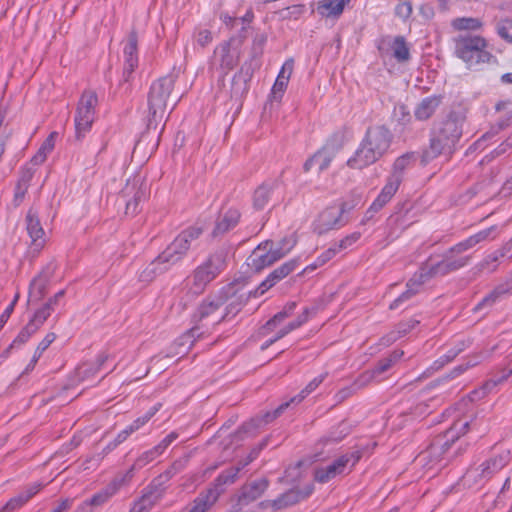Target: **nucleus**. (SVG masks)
Returning a JSON list of instances; mask_svg holds the SVG:
<instances>
[{"mask_svg": "<svg viewBox=\"0 0 512 512\" xmlns=\"http://www.w3.org/2000/svg\"><path fill=\"white\" fill-rule=\"evenodd\" d=\"M239 218L240 213L237 209L230 208L226 210L219 216L213 230V235L218 236L234 228L237 225Z\"/></svg>", "mask_w": 512, "mask_h": 512, "instance_id": "20", "label": "nucleus"}, {"mask_svg": "<svg viewBox=\"0 0 512 512\" xmlns=\"http://www.w3.org/2000/svg\"><path fill=\"white\" fill-rule=\"evenodd\" d=\"M30 180V175L27 177H23L17 184L15 193H14V204L18 206L23 201L25 194L27 192L28 182Z\"/></svg>", "mask_w": 512, "mask_h": 512, "instance_id": "42", "label": "nucleus"}, {"mask_svg": "<svg viewBox=\"0 0 512 512\" xmlns=\"http://www.w3.org/2000/svg\"><path fill=\"white\" fill-rule=\"evenodd\" d=\"M393 57L398 62H406L410 58L409 47L403 37H396L390 44Z\"/></svg>", "mask_w": 512, "mask_h": 512, "instance_id": "33", "label": "nucleus"}, {"mask_svg": "<svg viewBox=\"0 0 512 512\" xmlns=\"http://www.w3.org/2000/svg\"><path fill=\"white\" fill-rule=\"evenodd\" d=\"M346 212L345 204H334L324 209L314 222V230L318 234L326 233L332 229L342 227L346 221L343 214Z\"/></svg>", "mask_w": 512, "mask_h": 512, "instance_id": "12", "label": "nucleus"}, {"mask_svg": "<svg viewBox=\"0 0 512 512\" xmlns=\"http://www.w3.org/2000/svg\"><path fill=\"white\" fill-rule=\"evenodd\" d=\"M361 237V234L359 232H354L348 236H346L344 239H342L339 244L336 246L337 250H343L350 248L353 244H355Z\"/></svg>", "mask_w": 512, "mask_h": 512, "instance_id": "51", "label": "nucleus"}, {"mask_svg": "<svg viewBox=\"0 0 512 512\" xmlns=\"http://www.w3.org/2000/svg\"><path fill=\"white\" fill-rule=\"evenodd\" d=\"M301 499L300 494L295 490H289L273 501L261 502L262 507H271L274 510L282 509L297 503Z\"/></svg>", "mask_w": 512, "mask_h": 512, "instance_id": "26", "label": "nucleus"}, {"mask_svg": "<svg viewBox=\"0 0 512 512\" xmlns=\"http://www.w3.org/2000/svg\"><path fill=\"white\" fill-rule=\"evenodd\" d=\"M401 183V177L398 174H391L380 194L370 206V211L377 212L382 209L395 195Z\"/></svg>", "mask_w": 512, "mask_h": 512, "instance_id": "17", "label": "nucleus"}, {"mask_svg": "<svg viewBox=\"0 0 512 512\" xmlns=\"http://www.w3.org/2000/svg\"><path fill=\"white\" fill-rule=\"evenodd\" d=\"M326 374H321L317 377H315L313 380H311L308 385L295 397H293L290 402H285L281 404L277 409H275L273 412H267L263 419L261 420H252L251 423L247 424L245 426V429H249L250 425H253L255 427H258L261 422L268 423L278 417L284 409H286L290 403H300L302 400H304L310 393H312L325 379Z\"/></svg>", "mask_w": 512, "mask_h": 512, "instance_id": "15", "label": "nucleus"}, {"mask_svg": "<svg viewBox=\"0 0 512 512\" xmlns=\"http://www.w3.org/2000/svg\"><path fill=\"white\" fill-rule=\"evenodd\" d=\"M295 307V303L287 306L283 311L277 313L272 319H270L265 326L262 328V334L267 335L271 332H275V334L269 338L263 345L262 349H266L270 345H272L277 340L283 338L285 335L290 333L291 331L297 329L301 325H303L309 318L310 309L305 308L303 313L297 317V319L289 324L279 328L278 326L292 313Z\"/></svg>", "mask_w": 512, "mask_h": 512, "instance_id": "7", "label": "nucleus"}, {"mask_svg": "<svg viewBox=\"0 0 512 512\" xmlns=\"http://www.w3.org/2000/svg\"><path fill=\"white\" fill-rule=\"evenodd\" d=\"M99 365L95 363H83L77 367L75 375L79 382L89 380L98 371Z\"/></svg>", "mask_w": 512, "mask_h": 512, "instance_id": "38", "label": "nucleus"}, {"mask_svg": "<svg viewBox=\"0 0 512 512\" xmlns=\"http://www.w3.org/2000/svg\"><path fill=\"white\" fill-rule=\"evenodd\" d=\"M350 0H319L317 3V13L326 18H337L344 10L345 5Z\"/></svg>", "mask_w": 512, "mask_h": 512, "instance_id": "19", "label": "nucleus"}, {"mask_svg": "<svg viewBox=\"0 0 512 512\" xmlns=\"http://www.w3.org/2000/svg\"><path fill=\"white\" fill-rule=\"evenodd\" d=\"M275 284H276V282L268 275V277L254 291V297L263 295L266 291H268Z\"/></svg>", "mask_w": 512, "mask_h": 512, "instance_id": "54", "label": "nucleus"}, {"mask_svg": "<svg viewBox=\"0 0 512 512\" xmlns=\"http://www.w3.org/2000/svg\"><path fill=\"white\" fill-rule=\"evenodd\" d=\"M41 483H33L17 496L10 499L6 505V509L15 510L23 506L30 498L36 495L42 488Z\"/></svg>", "mask_w": 512, "mask_h": 512, "instance_id": "25", "label": "nucleus"}, {"mask_svg": "<svg viewBox=\"0 0 512 512\" xmlns=\"http://www.w3.org/2000/svg\"><path fill=\"white\" fill-rule=\"evenodd\" d=\"M359 456L355 453L345 454L332 463L324 467H319L315 470V479L318 482L325 483L335 478L338 475L344 474L349 471L358 461Z\"/></svg>", "mask_w": 512, "mask_h": 512, "instance_id": "13", "label": "nucleus"}, {"mask_svg": "<svg viewBox=\"0 0 512 512\" xmlns=\"http://www.w3.org/2000/svg\"><path fill=\"white\" fill-rule=\"evenodd\" d=\"M297 266V260H290L271 272L269 276L277 283L294 271Z\"/></svg>", "mask_w": 512, "mask_h": 512, "instance_id": "39", "label": "nucleus"}, {"mask_svg": "<svg viewBox=\"0 0 512 512\" xmlns=\"http://www.w3.org/2000/svg\"><path fill=\"white\" fill-rule=\"evenodd\" d=\"M288 82L289 81L285 80V77H283V76L277 77V79L272 87V97L275 100L281 99L284 91L286 90Z\"/></svg>", "mask_w": 512, "mask_h": 512, "instance_id": "47", "label": "nucleus"}, {"mask_svg": "<svg viewBox=\"0 0 512 512\" xmlns=\"http://www.w3.org/2000/svg\"><path fill=\"white\" fill-rule=\"evenodd\" d=\"M225 299L222 296H216L213 299L204 301L198 308V315L201 320L212 316L223 305Z\"/></svg>", "mask_w": 512, "mask_h": 512, "instance_id": "32", "label": "nucleus"}, {"mask_svg": "<svg viewBox=\"0 0 512 512\" xmlns=\"http://www.w3.org/2000/svg\"><path fill=\"white\" fill-rule=\"evenodd\" d=\"M253 458L254 457L251 456L245 462L239 464L238 466L231 467V468L227 469L226 471H224L223 473H221L217 478V485L215 488H217L221 492V490L219 489V486L233 483L235 481L239 471L243 467L248 465L253 460Z\"/></svg>", "mask_w": 512, "mask_h": 512, "instance_id": "37", "label": "nucleus"}, {"mask_svg": "<svg viewBox=\"0 0 512 512\" xmlns=\"http://www.w3.org/2000/svg\"><path fill=\"white\" fill-rule=\"evenodd\" d=\"M337 252L338 250L336 247L329 248L328 250L323 252L316 260L319 265H324L326 262L331 260L336 255Z\"/></svg>", "mask_w": 512, "mask_h": 512, "instance_id": "58", "label": "nucleus"}, {"mask_svg": "<svg viewBox=\"0 0 512 512\" xmlns=\"http://www.w3.org/2000/svg\"><path fill=\"white\" fill-rule=\"evenodd\" d=\"M454 53L467 64L474 67L490 61L491 54L487 50V41L478 35L460 34L453 39Z\"/></svg>", "mask_w": 512, "mask_h": 512, "instance_id": "5", "label": "nucleus"}, {"mask_svg": "<svg viewBox=\"0 0 512 512\" xmlns=\"http://www.w3.org/2000/svg\"><path fill=\"white\" fill-rule=\"evenodd\" d=\"M220 491L217 488L209 489L205 495L199 496L187 512H207L217 501Z\"/></svg>", "mask_w": 512, "mask_h": 512, "instance_id": "24", "label": "nucleus"}, {"mask_svg": "<svg viewBox=\"0 0 512 512\" xmlns=\"http://www.w3.org/2000/svg\"><path fill=\"white\" fill-rule=\"evenodd\" d=\"M341 147L342 140L339 137L329 139L322 149L305 162L304 170L309 171L313 166H318L319 171L325 170Z\"/></svg>", "mask_w": 512, "mask_h": 512, "instance_id": "14", "label": "nucleus"}, {"mask_svg": "<svg viewBox=\"0 0 512 512\" xmlns=\"http://www.w3.org/2000/svg\"><path fill=\"white\" fill-rule=\"evenodd\" d=\"M202 233L199 226H191L183 230L167 246V248L152 261L141 273L143 281H151L156 275L167 271L172 265L178 263L190 249L192 243L198 239Z\"/></svg>", "mask_w": 512, "mask_h": 512, "instance_id": "2", "label": "nucleus"}, {"mask_svg": "<svg viewBox=\"0 0 512 512\" xmlns=\"http://www.w3.org/2000/svg\"><path fill=\"white\" fill-rule=\"evenodd\" d=\"M194 333H195V330H191L190 332H188L187 334H185L179 338L180 346H183V347L185 345H188V346L185 349L178 351L177 352L178 354L185 353L191 347V345L193 344Z\"/></svg>", "mask_w": 512, "mask_h": 512, "instance_id": "56", "label": "nucleus"}, {"mask_svg": "<svg viewBox=\"0 0 512 512\" xmlns=\"http://www.w3.org/2000/svg\"><path fill=\"white\" fill-rule=\"evenodd\" d=\"M501 260H503V254L496 250L488 254L475 268L479 272L491 273L497 269Z\"/></svg>", "mask_w": 512, "mask_h": 512, "instance_id": "35", "label": "nucleus"}, {"mask_svg": "<svg viewBox=\"0 0 512 512\" xmlns=\"http://www.w3.org/2000/svg\"><path fill=\"white\" fill-rule=\"evenodd\" d=\"M301 499L300 494L295 490H289L273 501L261 502L262 507H271L274 510L282 509L297 503Z\"/></svg>", "mask_w": 512, "mask_h": 512, "instance_id": "27", "label": "nucleus"}, {"mask_svg": "<svg viewBox=\"0 0 512 512\" xmlns=\"http://www.w3.org/2000/svg\"><path fill=\"white\" fill-rule=\"evenodd\" d=\"M495 108H496V110L498 112L507 111V112L511 113V116L509 117V119H511V117H512V103L509 100L499 101L496 104Z\"/></svg>", "mask_w": 512, "mask_h": 512, "instance_id": "63", "label": "nucleus"}, {"mask_svg": "<svg viewBox=\"0 0 512 512\" xmlns=\"http://www.w3.org/2000/svg\"><path fill=\"white\" fill-rule=\"evenodd\" d=\"M394 114L397 117L401 116L399 120L402 121L403 123L410 117V113L404 105L396 106L394 109Z\"/></svg>", "mask_w": 512, "mask_h": 512, "instance_id": "60", "label": "nucleus"}, {"mask_svg": "<svg viewBox=\"0 0 512 512\" xmlns=\"http://www.w3.org/2000/svg\"><path fill=\"white\" fill-rule=\"evenodd\" d=\"M470 425L469 422L465 421V422H458L456 423L449 431L446 432L445 434V438H446V441L444 443H442V440L441 439H438L436 442H434L430 448V453H436L440 448H445V449H448L449 448V445H448V441L451 440V441H454L455 440V437H456V431H458L459 429H465L467 428L468 426Z\"/></svg>", "mask_w": 512, "mask_h": 512, "instance_id": "34", "label": "nucleus"}, {"mask_svg": "<svg viewBox=\"0 0 512 512\" xmlns=\"http://www.w3.org/2000/svg\"><path fill=\"white\" fill-rule=\"evenodd\" d=\"M224 266L221 254L210 256L207 261L198 266L193 274L186 279V286L192 294H200L205 287L216 278Z\"/></svg>", "mask_w": 512, "mask_h": 512, "instance_id": "9", "label": "nucleus"}, {"mask_svg": "<svg viewBox=\"0 0 512 512\" xmlns=\"http://www.w3.org/2000/svg\"><path fill=\"white\" fill-rule=\"evenodd\" d=\"M495 227L479 231L478 233L468 237L464 241L451 247L441 261L434 262L430 260L420 270L413 275V277L407 283V290L398 297L391 305L390 308L394 309L398 307L400 302L409 299L412 295L416 294L420 286L435 276H443L450 272L456 271L466 266L470 260V256H462L464 252L473 248L476 244L488 239L490 235L495 231Z\"/></svg>", "mask_w": 512, "mask_h": 512, "instance_id": "1", "label": "nucleus"}, {"mask_svg": "<svg viewBox=\"0 0 512 512\" xmlns=\"http://www.w3.org/2000/svg\"><path fill=\"white\" fill-rule=\"evenodd\" d=\"M242 306H243V301L240 298L233 299L226 307L225 314L220 317H215V321H220L221 319H223L225 317L235 316L241 310Z\"/></svg>", "mask_w": 512, "mask_h": 512, "instance_id": "44", "label": "nucleus"}, {"mask_svg": "<svg viewBox=\"0 0 512 512\" xmlns=\"http://www.w3.org/2000/svg\"><path fill=\"white\" fill-rule=\"evenodd\" d=\"M418 323L419 322L414 319H411L404 323H400L398 326L397 335H394V333H392L391 340L395 341L397 338L404 336L409 331H411Z\"/></svg>", "mask_w": 512, "mask_h": 512, "instance_id": "50", "label": "nucleus"}, {"mask_svg": "<svg viewBox=\"0 0 512 512\" xmlns=\"http://www.w3.org/2000/svg\"><path fill=\"white\" fill-rule=\"evenodd\" d=\"M135 185H138V190L134 194V201L137 205L139 202H141L142 200L147 198L148 193H149V187H148V184L146 183V181H144L142 179H138L135 182Z\"/></svg>", "mask_w": 512, "mask_h": 512, "instance_id": "49", "label": "nucleus"}, {"mask_svg": "<svg viewBox=\"0 0 512 512\" xmlns=\"http://www.w3.org/2000/svg\"><path fill=\"white\" fill-rule=\"evenodd\" d=\"M411 155H403L397 158L393 165V172L391 174H398L402 178V172L410 165Z\"/></svg>", "mask_w": 512, "mask_h": 512, "instance_id": "45", "label": "nucleus"}, {"mask_svg": "<svg viewBox=\"0 0 512 512\" xmlns=\"http://www.w3.org/2000/svg\"><path fill=\"white\" fill-rule=\"evenodd\" d=\"M176 438V433H170L167 435L163 441L155 448V451H151L148 454L149 460H152L156 455H160Z\"/></svg>", "mask_w": 512, "mask_h": 512, "instance_id": "46", "label": "nucleus"}, {"mask_svg": "<svg viewBox=\"0 0 512 512\" xmlns=\"http://www.w3.org/2000/svg\"><path fill=\"white\" fill-rule=\"evenodd\" d=\"M511 293V289L508 285H500L496 287L489 295L484 297L482 301L477 304L475 310H480L484 307H490L494 303L500 301L504 296Z\"/></svg>", "mask_w": 512, "mask_h": 512, "instance_id": "30", "label": "nucleus"}, {"mask_svg": "<svg viewBox=\"0 0 512 512\" xmlns=\"http://www.w3.org/2000/svg\"><path fill=\"white\" fill-rule=\"evenodd\" d=\"M511 147H512V135H511V136H509V137L505 140V142H503L502 144H500V145H499V147H498V148H496V149L494 150V152H493V153H494L496 156H499V155L504 154V153L507 151V149H508V148H511Z\"/></svg>", "mask_w": 512, "mask_h": 512, "instance_id": "61", "label": "nucleus"}, {"mask_svg": "<svg viewBox=\"0 0 512 512\" xmlns=\"http://www.w3.org/2000/svg\"><path fill=\"white\" fill-rule=\"evenodd\" d=\"M37 331L35 326L28 323L17 335L13 343L9 346L6 351V355L9 353V350L16 344H24L29 340V338Z\"/></svg>", "mask_w": 512, "mask_h": 512, "instance_id": "41", "label": "nucleus"}, {"mask_svg": "<svg viewBox=\"0 0 512 512\" xmlns=\"http://www.w3.org/2000/svg\"><path fill=\"white\" fill-rule=\"evenodd\" d=\"M293 68H294L293 59L286 60L277 77L283 76V77H285V80L289 81L291 74L293 72Z\"/></svg>", "mask_w": 512, "mask_h": 512, "instance_id": "55", "label": "nucleus"}, {"mask_svg": "<svg viewBox=\"0 0 512 512\" xmlns=\"http://www.w3.org/2000/svg\"><path fill=\"white\" fill-rule=\"evenodd\" d=\"M507 463L505 456H499L497 458H493L483 464L479 468L470 469L465 474L464 478L468 482L472 479H475L477 476L488 477L493 473L502 469Z\"/></svg>", "mask_w": 512, "mask_h": 512, "instance_id": "18", "label": "nucleus"}, {"mask_svg": "<svg viewBox=\"0 0 512 512\" xmlns=\"http://www.w3.org/2000/svg\"><path fill=\"white\" fill-rule=\"evenodd\" d=\"M268 487V482L265 479L254 481L243 487L240 501L243 504H248L259 498Z\"/></svg>", "mask_w": 512, "mask_h": 512, "instance_id": "22", "label": "nucleus"}, {"mask_svg": "<svg viewBox=\"0 0 512 512\" xmlns=\"http://www.w3.org/2000/svg\"><path fill=\"white\" fill-rule=\"evenodd\" d=\"M295 243V239L289 237L282 239L278 243L265 241L259 244L250 257L252 266L257 270H261L272 265L285 257L293 249Z\"/></svg>", "mask_w": 512, "mask_h": 512, "instance_id": "6", "label": "nucleus"}, {"mask_svg": "<svg viewBox=\"0 0 512 512\" xmlns=\"http://www.w3.org/2000/svg\"><path fill=\"white\" fill-rule=\"evenodd\" d=\"M481 26V21L473 17L455 18L451 21V27L455 31H475L480 29Z\"/></svg>", "mask_w": 512, "mask_h": 512, "instance_id": "36", "label": "nucleus"}, {"mask_svg": "<svg viewBox=\"0 0 512 512\" xmlns=\"http://www.w3.org/2000/svg\"><path fill=\"white\" fill-rule=\"evenodd\" d=\"M26 229L31 239V248L35 252H39L45 246L46 238L38 215L33 210H29L27 213Z\"/></svg>", "mask_w": 512, "mask_h": 512, "instance_id": "16", "label": "nucleus"}, {"mask_svg": "<svg viewBox=\"0 0 512 512\" xmlns=\"http://www.w3.org/2000/svg\"><path fill=\"white\" fill-rule=\"evenodd\" d=\"M498 34L508 40L509 42H512V20H509V19H505V20H502L499 24H498Z\"/></svg>", "mask_w": 512, "mask_h": 512, "instance_id": "48", "label": "nucleus"}, {"mask_svg": "<svg viewBox=\"0 0 512 512\" xmlns=\"http://www.w3.org/2000/svg\"><path fill=\"white\" fill-rule=\"evenodd\" d=\"M504 127V123L501 122L499 123L497 126H493L490 131H488L487 133H485L481 139H479L477 142H476V146L477 148H484V143L493 138L498 132L499 130H501L502 128Z\"/></svg>", "mask_w": 512, "mask_h": 512, "instance_id": "52", "label": "nucleus"}, {"mask_svg": "<svg viewBox=\"0 0 512 512\" xmlns=\"http://www.w3.org/2000/svg\"><path fill=\"white\" fill-rule=\"evenodd\" d=\"M64 296V291L61 290L58 293L55 294L53 298H51L46 305L38 310L33 318L30 320V324L35 326V328L38 330L40 326L47 320V318L50 316L51 312L54 310V306L61 300Z\"/></svg>", "mask_w": 512, "mask_h": 512, "instance_id": "23", "label": "nucleus"}, {"mask_svg": "<svg viewBox=\"0 0 512 512\" xmlns=\"http://www.w3.org/2000/svg\"><path fill=\"white\" fill-rule=\"evenodd\" d=\"M239 61V51L236 47H232L230 43H222L214 50L211 59L210 68L225 76L231 71Z\"/></svg>", "mask_w": 512, "mask_h": 512, "instance_id": "11", "label": "nucleus"}, {"mask_svg": "<svg viewBox=\"0 0 512 512\" xmlns=\"http://www.w3.org/2000/svg\"><path fill=\"white\" fill-rule=\"evenodd\" d=\"M440 100L438 97L431 96L423 99L415 109V116L419 120H426L436 111Z\"/></svg>", "mask_w": 512, "mask_h": 512, "instance_id": "28", "label": "nucleus"}, {"mask_svg": "<svg viewBox=\"0 0 512 512\" xmlns=\"http://www.w3.org/2000/svg\"><path fill=\"white\" fill-rule=\"evenodd\" d=\"M396 11L398 15L405 18L411 14L412 8L409 3H402L397 6Z\"/></svg>", "mask_w": 512, "mask_h": 512, "instance_id": "62", "label": "nucleus"}, {"mask_svg": "<svg viewBox=\"0 0 512 512\" xmlns=\"http://www.w3.org/2000/svg\"><path fill=\"white\" fill-rule=\"evenodd\" d=\"M503 254V259H509L512 257V240L503 245V247L497 250Z\"/></svg>", "mask_w": 512, "mask_h": 512, "instance_id": "64", "label": "nucleus"}, {"mask_svg": "<svg viewBox=\"0 0 512 512\" xmlns=\"http://www.w3.org/2000/svg\"><path fill=\"white\" fill-rule=\"evenodd\" d=\"M52 271L53 268L49 266L32 280L29 289L30 302H36L41 299V297L44 294L46 284L52 274Z\"/></svg>", "mask_w": 512, "mask_h": 512, "instance_id": "21", "label": "nucleus"}, {"mask_svg": "<svg viewBox=\"0 0 512 512\" xmlns=\"http://www.w3.org/2000/svg\"><path fill=\"white\" fill-rule=\"evenodd\" d=\"M97 105V94L92 90L84 91L78 102L74 117L76 136L78 138L83 137L90 131L96 119Z\"/></svg>", "mask_w": 512, "mask_h": 512, "instance_id": "10", "label": "nucleus"}, {"mask_svg": "<svg viewBox=\"0 0 512 512\" xmlns=\"http://www.w3.org/2000/svg\"><path fill=\"white\" fill-rule=\"evenodd\" d=\"M403 355V352L402 351H395L393 352L388 358H385L383 360H381L377 367H376V372L377 373H383L385 372L386 370H388L392 364L397 361L398 359H400V357Z\"/></svg>", "mask_w": 512, "mask_h": 512, "instance_id": "43", "label": "nucleus"}, {"mask_svg": "<svg viewBox=\"0 0 512 512\" xmlns=\"http://www.w3.org/2000/svg\"><path fill=\"white\" fill-rule=\"evenodd\" d=\"M56 336L54 333H48L44 339L39 343V345L37 346V349L39 350V352H44L49 346L50 344L55 340Z\"/></svg>", "mask_w": 512, "mask_h": 512, "instance_id": "59", "label": "nucleus"}, {"mask_svg": "<svg viewBox=\"0 0 512 512\" xmlns=\"http://www.w3.org/2000/svg\"><path fill=\"white\" fill-rule=\"evenodd\" d=\"M173 86L172 77H163L152 84L148 97V126L157 124L163 118Z\"/></svg>", "mask_w": 512, "mask_h": 512, "instance_id": "8", "label": "nucleus"}, {"mask_svg": "<svg viewBox=\"0 0 512 512\" xmlns=\"http://www.w3.org/2000/svg\"><path fill=\"white\" fill-rule=\"evenodd\" d=\"M297 266V260H290L271 272L269 276L277 283L294 271Z\"/></svg>", "mask_w": 512, "mask_h": 512, "instance_id": "40", "label": "nucleus"}, {"mask_svg": "<svg viewBox=\"0 0 512 512\" xmlns=\"http://www.w3.org/2000/svg\"><path fill=\"white\" fill-rule=\"evenodd\" d=\"M58 136L57 132H52L50 135L45 139V141L42 143L41 147L37 151V153L32 158V162L35 165L42 164L47 156L53 151L55 147L56 138Z\"/></svg>", "mask_w": 512, "mask_h": 512, "instance_id": "31", "label": "nucleus"}, {"mask_svg": "<svg viewBox=\"0 0 512 512\" xmlns=\"http://www.w3.org/2000/svg\"><path fill=\"white\" fill-rule=\"evenodd\" d=\"M212 41V35L210 31L208 30H201L196 35V43L201 46L205 47Z\"/></svg>", "mask_w": 512, "mask_h": 512, "instance_id": "57", "label": "nucleus"}, {"mask_svg": "<svg viewBox=\"0 0 512 512\" xmlns=\"http://www.w3.org/2000/svg\"><path fill=\"white\" fill-rule=\"evenodd\" d=\"M157 410V407H152L143 417L135 420L133 425H130V433L134 430H138L142 425H144L156 413Z\"/></svg>", "mask_w": 512, "mask_h": 512, "instance_id": "53", "label": "nucleus"}, {"mask_svg": "<svg viewBox=\"0 0 512 512\" xmlns=\"http://www.w3.org/2000/svg\"><path fill=\"white\" fill-rule=\"evenodd\" d=\"M274 186L273 183H265L255 190L253 205L256 209L261 210L268 204L273 195Z\"/></svg>", "mask_w": 512, "mask_h": 512, "instance_id": "29", "label": "nucleus"}, {"mask_svg": "<svg viewBox=\"0 0 512 512\" xmlns=\"http://www.w3.org/2000/svg\"><path fill=\"white\" fill-rule=\"evenodd\" d=\"M461 134L462 125L458 119L450 118L445 120L434 131L430 147L424 152V161L428 162L441 154H450Z\"/></svg>", "mask_w": 512, "mask_h": 512, "instance_id": "4", "label": "nucleus"}, {"mask_svg": "<svg viewBox=\"0 0 512 512\" xmlns=\"http://www.w3.org/2000/svg\"><path fill=\"white\" fill-rule=\"evenodd\" d=\"M392 140L390 131L384 126L368 129L354 155L347 160L352 169H363L378 161L389 149Z\"/></svg>", "mask_w": 512, "mask_h": 512, "instance_id": "3", "label": "nucleus"}]
</instances>
